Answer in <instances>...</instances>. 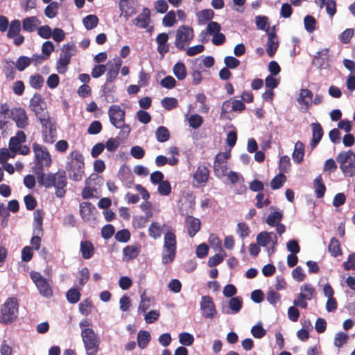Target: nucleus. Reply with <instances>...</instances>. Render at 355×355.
Returning a JSON list of instances; mask_svg holds the SVG:
<instances>
[{
    "instance_id": "1",
    "label": "nucleus",
    "mask_w": 355,
    "mask_h": 355,
    "mask_svg": "<svg viewBox=\"0 0 355 355\" xmlns=\"http://www.w3.org/2000/svg\"><path fill=\"white\" fill-rule=\"evenodd\" d=\"M40 187L45 189L55 188V194L58 198H63L67 192V178L66 171L59 170L55 173H43L36 177Z\"/></svg>"
},
{
    "instance_id": "2",
    "label": "nucleus",
    "mask_w": 355,
    "mask_h": 355,
    "mask_svg": "<svg viewBox=\"0 0 355 355\" xmlns=\"http://www.w3.org/2000/svg\"><path fill=\"white\" fill-rule=\"evenodd\" d=\"M32 148L34 153L32 172L37 177L51 166L52 158L47 148L43 145L34 142Z\"/></svg>"
},
{
    "instance_id": "3",
    "label": "nucleus",
    "mask_w": 355,
    "mask_h": 355,
    "mask_svg": "<svg viewBox=\"0 0 355 355\" xmlns=\"http://www.w3.org/2000/svg\"><path fill=\"white\" fill-rule=\"evenodd\" d=\"M66 171L71 180L78 182L85 173L84 157L78 150L71 151L67 157Z\"/></svg>"
},
{
    "instance_id": "4",
    "label": "nucleus",
    "mask_w": 355,
    "mask_h": 355,
    "mask_svg": "<svg viewBox=\"0 0 355 355\" xmlns=\"http://www.w3.org/2000/svg\"><path fill=\"white\" fill-rule=\"evenodd\" d=\"M177 250V238L175 230L168 227L164 233L162 250V263L167 264L174 261Z\"/></svg>"
},
{
    "instance_id": "5",
    "label": "nucleus",
    "mask_w": 355,
    "mask_h": 355,
    "mask_svg": "<svg viewBox=\"0 0 355 355\" xmlns=\"http://www.w3.org/2000/svg\"><path fill=\"white\" fill-rule=\"evenodd\" d=\"M110 121L116 128L121 129V132L126 137L130 132V127L125 123V112L119 105H112L108 110Z\"/></svg>"
},
{
    "instance_id": "6",
    "label": "nucleus",
    "mask_w": 355,
    "mask_h": 355,
    "mask_svg": "<svg viewBox=\"0 0 355 355\" xmlns=\"http://www.w3.org/2000/svg\"><path fill=\"white\" fill-rule=\"evenodd\" d=\"M336 160L345 176L355 175V153L352 150L341 151L337 155Z\"/></svg>"
},
{
    "instance_id": "7",
    "label": "nucleus",
    "mask_w": 355,
    "mask_h": 355,
    "mask_svg": "<svg viewBox=\"0 0 355 355\" xmlns=\"http://www.w3.org/2000/svg\"><path fill=\"white\" fill-rule=\"evenodd\" d=\"M81 336L87 355H96L100 349V338L91 328H84Z\"/></svg>"
},
{
    "instance_id": "8",
    "label": "nucleus",
    "mask_w": 355,
    "mask_h": 355,
    "mask_svg": "<svg viewBox=\"0 0 355 355\" xmlns=\"http://www.w3.org/2000/svg\"><path fill=\"white\" fill-rule=\"evenodd\" d=\"M18 306L17 298H8L1 309V322L4 324L12 322L17 318Z\"/></svg>"
},
{
    "instance_id": "9",
    "label": "nucleus",
    "mask_w": 355,
    "mask_h": 355,
    "mask_svg": "<svg viewBox=\"0 0 355 355\" xmlns=\"http://www.w3.org/2000/svg\"><path fill=\"white\" fill-rule=\"evenodd\" d=\"M194 37L193 28L187 25L179 26L176 31L174 44L180 51H184Z\"/></svg>"
},
{
    "instance_id": "10",
    "label": "nucleus",
    "mask_w": 355,
    "mask_h": 355,
    "mask_svg": "<svg viewBox=\"0 0 355 355\" xmlns=\"http://www.w3.org/2000/svg\"><path fill=\"white\" fill-rule=\"evenodd\" d=\"M43 141L46 144H53L57 137L55 122L48 115L40 119Z\"/></svg>"
},
{
    "instance_id": "11",
    "label": "nucleus",
    "mask_w": 355,
    "mask_h": 355,
    "mask_svg": "<svg viewBox=\"0 0 355 355\" xmlns=\"http://www.w3.org/2000/svg\"><path fill=\"white\" fill-rule=\"evenodd\" d=\"M30 277L35 284L40 294L45 297L53 295V290L50 282L37 271H31Z\"/></svg>"
},
{
    "instance_id": "12",
    "label": "nucleus",
    "mask_w": 355,
    "mask_h": 355,
    "mask_svg": "<svg viewBox=\"0 0 355 355\" xmlns=\"http://www.w3.org/2000/svg\"><path fill=\"white\" fill-rule=\"evenodd\" d=\"M30 108L39 120L48 116L44 99L40 94H35L30 101Z\"/></svg>"
},
{
    "instance_id": "13",
    "label": "nucleus",
    "mask_w": 355,
    "mask_h": 355,
    "mask_svg": "<svg viewBox=\"0 0 355 355\" xmlns=\"http://www.w3.org/2000/svg\"><path fill=\"white\" fill-rule=\"evenodd\" d=\"M209 178V170L204 165L198 166L193 175L192 186L194 188L204 187Z\"/></svg>"
},
{
    "instance_id": "14",
    "label": "nucleus",
    "mask_w": 355,
    "mask_h": 355,
    "mask_svg": "<svg viewBox=\"0 0 355 355\" xmlns=\"http://www.w3.org/2000/svg\"><path fill=\"white\" fill-rule=\"evenodd\" d=\"M200 306L202 315L204 318L212 319L216 316L217 311L214 301L210 296H202Z\"/></svg>"
},
{
    "instance_id": "15",
    "label": "nucleus",
    "mask_w": 355,
    "mask_h": 355,
    "mask_svg": "<svg viewBox=\"0 0 355 355\" xmlns=\"http://www.w3.org/2000/svg\"><path fill=\"white\" fill-rule=\"evenodd\" d=\"M9 117L16 123V125L19 128H24L28 124L26 112L22 107H17L11 109Z\"/></svg>"
},
{
    "instance_id": "16",
    "label": "nucleus",
    "mask_w": 355,
    "mask_h": 355,
    "mask_svg": "<svg viewBox=\"0 0 355 355\" xmlns=\"http://www.w3.org/2000/svg\"><path fill=\"white\" fill-rule=\"evenodd\" d=\"M123 61L120 58H114L107 62L108 70L106 73L107 83H112L116 78Z\"/></svg>"
},
{
    "instance_id": "17",
    "label": "nucleus",
    "mask_w": 355,
    "mask_h": 355,
    "mask_svg": "<svg viewBox=\"0 0 355 355\" xmlns=\"http://www.w3.org/2000/svg\"><path fill=\"white\" fill-rule=\"evenodd\" d=\"M329 50L328 48L318 51L313 56L312 64L318 69H325L329 66Z\"/></svg>"
},
{
    "instance_id": "18",
    "label": "nucleus",
    "mask_w": 355,
    "mask_h": 355,
    "mask_svg": "<svg viewBox=\"0 0 355 355\" xmlns=\"http://www.w3.org/2000/svg\"><path fill=\"white\" fill-rule=\"evenodd\" d=\"M133 24L140 28H147L150 23V11L148 8H143L142 12L132 21Z\"/></svg>"
},
{
    "instance_id": "19",
    "label": "nucleus",
    "mask_w": 355,
    "mask_h": 355,
    "mask_svg": "<svg viewBox=\"0 0 355 355\" xmlns=\"http://www.w3.org/2000/svg\"><path fill=\"white\" fill-rule=\"evenodd\" d=\"M119 9L121 16H123L126 20L137 13V10L134 6V1L132 0H120Z\"/></svg>"
},
{
    "instance_id": "20",
    "label": "nucleus",
    "mask_w": 355,
    "mask_h": 355,
    "mask_svg": "<svg viewBox=\"0 0 355 355\" xmlns=\"http://www.w3.org/2000/svg\"><path fill=\"white\" fill-rule=\"evenodd\" d=\"M187 227L188 234L191 237H193L200 230V220L192 216H187L185 220Z\"/></svg>"
},
{
    "instance_id": "21",
    "label": "nucleus",
    "mask_w": 355,
    "mask_h": 355,
    "mask_svg": "<svg viewBox=\"0 0 355 355\" xmlns=\"http://www.w3.org/2000/svg\"><path fill=\"white\" fill-rule=\"evenodd\" d=\"M311 126L312 128V139L310 146L313 149L322 139L324 131L321 125L318 122L311 123Z\"/></svg>"
},
{
    "instance_id": "22",
    "label": "nucleus",
    "mask_w": 355,
    "mask_h": 355,
    "mask_svg": "<svg viewBox=\"0 0 355 355\" xmlns=\"http://www.w3.org/2000/svg\"><path fill=\"white\" fill-rule=\"evenodd\" d=\"M258 245L265 247L272 242L274 245L277 244V237L273 232H261L257 236Z\"/></svg>"
},
{
    "instance_id": "23",
    "label": "nucleus",
    "mask_w": 355,
    "mask_h": 355,
    "mask_svg": "<svg viewBox=\"0 0 355 355\" xmlns=\"http://www.w3.org/2000/svg\"><path fill=\"white\" fill-rule=\"evenodd\" d=\"M168 35L166 33H162L157 35L156 42L157 44L158 53L164 56L165 53L169 51V44L167 43Z\"/></svg>"
},
{
    "instance_id": "24",
    "label": "nucleus",
    "mask_w": 355,
    "mask_h": 355,
    "mask_svg": "<svg viewBox=\"0 0 355 355\" xmlns=\"http://www.w3.org/2000/svg\"><path fill=\"white\" fill-rule=\"evenodd\" d=\"M26 136L22 130L17 132L16 135L12 137L9 141V149L13 152H17L18 148L21 146V144L26 141Z\"/></svg>"
},
{
    "instance_id": "25",
    "label": "nucleus",
    "mask_w": 355,
    "mask_h": 355,
    "mask_svg": "<svg viewBox=\"0 0 355 355\" xmlns=\"http://www.w3.org/2000/svg\"><path fill=\"white\" fill-rule=\"evenodd\" d=\"M34 228H33V234H43V218H44V212L42 209H37L34 213Z\"/></svg>"
},
{
    "instance_id": "26",
    "label": "nucleus",
    "mask_w": 355,
    "mask_h": 355,
    "mask_svg": "<svg viewBox=\"0 0 355 355\" xmlns=\"http://www.w3.org/2000/svg\"><path fill=\"white\" fill-rule=\"evenodd\" d=\"M80 251L85 259H89L94 254L95 248L91 241L85 240L80 243Z\"/></svg>"
},
{
    "instance_id": "27",
    "label": "nucleus",
    "mask_w": 355,
    "mask_h": 355,
    "mask_svg": "<svg viewBox=\"0 0 355 355\" xmlns=\"http://www.w3.org/2000/svg\"><path fill=\"white\" fill-rule=\"evenodd\" d=\"M80 214L83 220L89 221L91 219L93 211L96 209L95 207L89 202H83L79 206Z\"/></svg>"
},
{
    "instance_id": "28",
    "label": "nucleus",
    "mask_w": 355,
    "mask_h": 355,
    "mask_svg": "<svg viewBox=\"0 0 355 355\" xmlns=\"http://www.w3.org/2000/svg\"><path fill=\"white\" fill-rule=\"evenodd\" d=\"M141 250V246L138 244L135 245H127L123 249V255L124 259L127 261H131L136 259Z\"/></svg>"
},
{
    "instance_id": "29",
    "label": "nucleus",
    "mask_w": 355,
    "mask_h": 355,
    "mask_svg": "<svg viewBox=\"0 0 355 355\" xmlns=\"http://www.w3.org/2000/svg\"><path fill=\"white\" fill-rule=\"evenodd\" d=\"M279 46L277 35L275 33H269L268 35L266 52L270 57H272Z\"/></svg>"
},
{
    "instance_id": "30",
    "label": "nucleus",
    "mask_w": 355,
    "mask_h": 355,
    "mask_svg": "<svg viewBox=\"0 0 355 355\" xmlns=\"http://www.w3.org/2000/svg\"><path fill=\"white\" fill-rule=\"evenodd\" d=\"M313 187L316 197L318 198H322L326 191V187L322 181L321 175H318L313 180Z\"/></svg>"
},
{
    "instance_id": "31",
    "label": "nucleus",
    "mask_w": 355,
    "mask_h": 355,
    "mask_svg": "<svg viewBox=\"0 0 355 355\" xmlns=\"http://www.w3.org/2000/svg\"><path fill=\"white\" fill-rule=\"evenodd\" d=\"M328 252L334 257H337L342 254L340 243L337 239L333 237L330 239L328 245Z\"/></svg>"
},
{
    "instance_id": "32",
    "label": "nucleus",
    "mask_w": 355,
    "mask_h": 355,
    "mask_svg": "<svg viewBox=\"0 0 355 355\" xmlns=\"http://www.w3.org/2000/svg\"><path fill=\"white\" fill-rule=\"evenodd\" d=\"M304 145L302 142L298 141L295 146V149L293 153L292 157L293 161L300 164L304 158Z\"/></svg>"
},
{
    "instance_id": "33",
    "label": "nucleus",
    "mask_w": 355,
    "mask_h": 355,
    "mask_svg": "<svg viewBox=\"0 0 355 355\" xmlns=\"http://www.w3.org/2000/svg\"><path fill=\"white\" fill-rule=\"evenodd\" d=\"M38 19L36 17H28L23 19L22 28L24 31L33 32L37 27Z\"/></svg>"
},
{
    "instance_id": "34",
    "label": "nucleus",
    "mask_w": 355,
    "mask_h": 355,
    "mask_svg": "<svg viewBox=\"0 0 355 355\" xmlns=\"http://www.w3.org/2000/svg\"><path fill=\"white\" fill-rule=\"evenodd\" d=\"M198 22L199 24H205L207 21H211L214 17V12L211 9H204L197 13Z\"/></svg>"
},
{
    "instance_id": "35",
    "label": "nucleus",
    "mask_w": 355,
    "mask_h": 355,
    "mask_svg": "<svg viewBox=\"0 0 355 355\" xmlns=\"http://www.w3.org/2000/svg\"><path fill=\"white\" fill-rule=\"evenodd\" d=\"M150 340V334L148 331L140 330L137 334V343L141 349H144L147 347Z\"/></svg>"
},
{
    "instance_id": "36",
    "label": "nucleus",
    "mask_w": 355,
    "mask_h": 355,
    "mask_svg": "<svg viewBox=\"0 0 355 355\" xmlns=\"http://www.w3.org/2000/svg\"><path fill=\"white\" fill-rule=\"evenodd\" d=\"M301 293H299L300 297L305 298L308 300H311L315 293V290L311 284H305L300 287Z\"/></svg>"
},
{
    "instance_id": "37",
    "label": "nucleus",
    "mask_w": 355,
    "mask_h": 355,
    "mask_svg": "<svg viewBox=\"0 0 355 355\" xmlns=\"http://www.w3.org/2000/svg\"><path fill=\"white\" fill-rule=\"evenodd\" d=\"M61 51L60 55L71 60L76 53V46L74 43L69 42L63 45Z\"/></svg>"
},
{
    "instance_id": "38",
    "label": "nucleus",
    "mask_w": 355,
    "mask_h": 355,
    "mask_svg": "<svg viewBox=\"0 0 355 355\" xmlns=\"http://www.w3.org/2000/svg\"><path fill=\"white\" fill-rule=\"evenodd\" d=\"M21 31V23L18 19L12 20L8 27L7 37L13 38L17 36Z\"/></svg>"
},
{
    "instance_id": "39",
    "label": "nucleus",
    "mask_w": 355,
    "mask_h": 355,
    "mask_svg": "<svg viewBox=\"0 0 355 355\" xmlns=\"http://www.w3.org/2000/svg\"><path fill=\"white\" fill-rule=\"evenodd\" d=\"M243 306V301L240 297H233L229 301V307L231 313L236 314L240 311Z\"/></svg>"
},
{
    "instance_id": "40",
    "label": "nucleus",
    "mask_w": 355,
    "mask_h": 355,
    "mask_svg": "<svg viewBox=\"0 0 355 355\" xmlns=\"http://www.w3.org/2000/svg\"><path fill=\"white\" fill-rule=\"evenodd\" d=\"M173 73L178 80H183L187 76V69L184 63L177 62L173 66Z\"/></svg>"
},
{
    "instance_id": "41",
    "label": "nucleus",
    "mask_w": 355,
    "mask_h": 355,
    "mask_svg": "<svg viewBox=\"0 0 355 355\" xmlns=\"http://www.w3.org/2000/svg\"><path fill=\"white\" fill-rule=\"evenodd\" d=\"M156 139L159 142H165L170 138V132L167 128L159 126L155 131Z\"/></svg>"
},
{
    "instance_id": "42",
    "label": "nucleus",
    "mask_w": 355,
    "mask_h": 355,
    "mask_svg": "<svg viewBox=\"0 0 355 355\" xmlns=\"http://www.w3.org/2000/svg\"><path fill=\"white\" fill-rule=\"evenodd\" d=\"M90 180V178L86 179L85 180V187L83 188L81 192V196L83 199H89L95 197L94 192H96V189L89 186Z\"/></svg>"
},
{
    "instance_id": "43",
    "label": "nucleus",
    "mask_w": 355,
    "mask_h": 355,
    "mask_svg": "<svg viewBox=\"0 0 355 355\" xmlns=\"http://www.w3.org/2000/svg\"><path fill=\"white\" fill-rule=\"evenodd\" d=\"M98 21V18L95 15H89L83 20V24L87 30H92L96 27Z\"/></svg>"
},
{
    "instance_id": "44",
    "label": "nucleus",
    "mask_w": 355,
    "mask_h": 355,
    "mask_svg": "<svg viewBox=\"0 0 355 355\" xmlns=\"http://www.w3.org/2000/svg\"><path fill=\"white\" fill-rule=\"evenodd\" d=\"M60 4L57 1L51 2L44 9V15L48 18L55 17L58 12Z\"/></svg>"
},
{
    "instance_id": "45",
    "label": "nucleus",
    "mask_w": 355,
    "mask_h": 355,
    "mask_svg": "<svg viewBox=\"0 0 355 355\" xmlns=\"http://www.w3.org/2000/svg\"><path fill=\"white\" fill-rule=\"evenodd\" d=\"M71 60L67 58L62 57L60 55V57L56 62V70L60 74H64L68 69V65L69 64Z\"/></svg>"
},
{
    "instance_id": "46",
    "label": "nucleus",
    "mask_w": 355,
    "mask_h": 355,
    "mask_svg": "<svg viewBox=\"0 0 355 355\" xmlns=\"http://www.w3.org/2000/svg\"><path fill=\"white\" fill-rule=\"evenodd\" d=\"M162 233V227L157 222L152 223L148 227L149 236L154 239H157L160 238Z\"/></svg>"
},
{
    "instance_id": "47",
    "label": "nucleus",
    "mask_w": 355,
    "mask_h": 355,
    "mask_svg": "<svg viewBox=\"0 0 355 355\" xmlns=\"http://www.w3.org/2000/svg\"><path fill=\"white\" fill-rule=\"evenodd\" d=\"M283 214L282 211H276L271 212L267 217L266 223L270 226H275L282 220Z\"/></svg>"
},
{
    "instance_id": "48",
    "label": "nucleus",
    "mask_w": 355,
    "mask_h": 355,
    "mask_svg": "<svg viewBox=\"0 0 355 355\" xmlns=\"http://www.w3.org/2000/svg\"><path fill=\"white\" fill-rule=\"evenodd\" d=\"M286 180V175L282 173H279L272 179L270 182V187L274 190L278 189L283 186Z\"/></svg>"
},
{
    "instance_id": "49",
    "label": "nucleus",
    "mask_w": 355,
    "mask_h": 355,
    "mask_svg": "<svg viewBox=\"0 0 355 355\" xmlns=\"http://www.w3.org/2000/svg\"><path fill=\"white\" fill-rule=\"evenodd\" d=\"M44 82L43 77L39 73L32 75L29 78L30 85L35 89H40L43 86Z\"/></svg>"
},
{
    "instance_id": "50",
    "label": "nucleus",
    "mask_w": 355,
    "mask_h": 355,
    "mask_svg": "<svg viewBox=\"0 0 355 355\" xmlns=\"http://www.w3.org/2000/svg\"><path fill=\"white\" fill-rule=\"evenodd\" d=\"M227 166L226 164L214 161V174L218 178H222L226 175Z\"/></svg>"
},
{
    "instance_id": "51",
    "label": "nucleus",
    "mask_w": 355,
    "mask_h": 355,
    "mask_svg": "<svg viewBox=\"0 0 355 355\" xmlns=\"http://www.w3.org/2000/svg\"><path fill=\"white\" fill-rule=\"evenodd\" d=\"M80 291L75 288H70L66 294L68 302L71 304H75L78 302L80 299Z\"/></svg>"
},
{
    "instance_id": "52",
    "label": "nucleus",
    "mask_w": 355,
    "mask_h": 355,
    "mask_svg": "<svg viewBox=\"0 0 355 355\" xmlns=\"http://www.w3.org/2000/svg\"><path fill=\"white\" fill-rule=\"evenodd\" d=\"M161 104L166 110H171L178 106V101L173 97H165L162 100Z\"/></svg>"
},
{
    "instance_id": "53",
    "label": "nucleus",
    "mask_w": 355,
    "mask_h": 355,
    "mask_svg": "<svg viewBox=\"0 0 355 355\" xmlns=\"http://www.w3.org/2000/svg\"><path fill=\"white\" fill-rule=\"evenodd\" d=\"M304 28L309 33H312L316 29V20L311 15H306L304 19Z\"/></svg>"
},
{
    "instance_id": "54",
    "label": "nucleus",
    "mask_w": 355,
    "mask_h": 355,
    "mask_svg": "<svg viewBox=\"0 0 355 355\" xmlns=\"http://www.w3.org/2000/svg\"><path fill=\"white\" fill-rule=\"evenodd\" d=\"M31 63V60L26 56L21 55L16 61L15 67L19 71H24Z\"/></svg>"
},
{
    "instance_id": "55",
    "label": "nucleus",
    "mask_w": 355,
    "mask_h": 355,
    "mask_svg": "<svg viewBox=\"0 0 355 355\" xmlns=\"http://www.w3.org/2000/svg\"><path fill=\"white\" fill-rule=\"evenodd\" d=\"M92 302L89 299H85L79 304V311L84 315H88L91 313Z\"/></svg>"
},
{
    "instance_id": "56",
    "label": "nucleus",
    "mask_w": 355,
    "mask_h": 355,
    "mask_svg": "<svg viewBox=\"0 0 355 355\" xmlns=\"http://www.w3.org/2000/svg\"><path fill=\"white\" fill-rule=\"evenodd\" d=\"M313 93L308 89H302L300 93L299 99L306 105H309L312 102Z\"/></svg>"
},
{
    "instance_id": "57",
    "label": "nucleus",
    "mask_w": 355,
    "mask_h": 355,
    "mask_svg": "<svg viewBox=\"0 0 355 355\" xmlns=\"http://www.w3.org/2000/svg\"><path fill=\"white\" fill-rule=\"evenodd\" d=\"M223 251L222 254H216L212 257H210L208 260V266L209 267H214L216 266L220 263H222L224 260V258L226 257V253L225 251Z\"/></svg>"
},
{
    "instance_id": "58",
    "label": "nucleus",
    "mask_w": 355,
    "mask_h": 355,
    "mask_svg": "<svg viewBox=\"0 0 355 355\" xmlns=\"http://www.w3.org/2000/svg\"><path fill=\"white\" fill-rule=\"evenodd\" d=\"M179 341L184 346H190L194 342L193 335L187 332H182L179 334Z\"/></svg>"
},
{
    "instance_id": "59",
    "label": "nucleus",
    "mask_w": 355,
    "mask_h": 355,
    "mask_svg": "<svg viewBox=\"0 0 355 355\" xmlns=\"http://www.w3.org/2000/svg\"><path fill=\"white\" fill-rule=\"evenodd\" d=\"M176 23L175 13L173 10L169 11L162 19L164 26L171 27Z\"/></svg>"
},
{
    "instance_id": "60",
    "label": "nucleus",
    "mask_w": 355,
    "mask_h": 355,
    "mask_svg": "<svg viewBox=\"0 0 355 355\" xmlns=\"http://www.w3.org/2000/svg\"><path fill=\"white\" fill-rule=\"evenodd\" d=\"M257 202L255 206L258 209H261L264 207H267L270 204V200L268 198H265V196L263 193H258L256 196Z\"/></svg>"
},
{
    "instance_id": "61",
    "label": "nucleus",
    "mask_w": 355,
    "mask_h": 355,
    "mask_svg": "<svg viewBox=\"0 0 355 355\" xmlns=\"http://www.w3.org/2000/svg\"><path fill=\"white\" fill-rule=\"evenodd\" d=\"M114 238L119 242L126 243L130 239V232L126 229L119 230L116 233Z\"/></svg>"
},
{
    "instance_id": "62",
    "label": "nucleus",
    "mask_w": 355,
    "mask_h": 355,
    "mask_svg": "<svg viewBox=\"0 0 355 355\" xmlns=\"http://www.w3.org/2000/svg\"><path fill=\"white\" fill-rule=\"evenodd\" d=\"M188 121L189 125L194 129L198 128L203 123L202 117L197 114L191 115Z\"/></svg>"
},
{
    "instance_id": "63",
    "label": "nucleus",
    "mask_w": 355,
    "mask_h": 355,
    "mask_svg": "<svg viewBox=\"0 0 355 355\" xmlns=\"http://www.w3.org/2000/svg\"><path fill=\"white\" fill-rule=\"evenodd\" d=\"M158 192L162 196H168L171 192V186L168 180H162L159 184Z\"/></svg>"
},
{
    "instance_id": "64",
    "label": "nucleus",
    "mask_w": 355,
    "mask_h": 355,
    "mask_svg": "<svg viewBox=\"0 0 355 355\" xmlns=\"http://www.w3.org/2000/svg\"><path fill=\"white\" fill-rule=\"evenodd\" d=\"M13 65V62H7L6 64L3 67V72L6 78L10 80L14 79L15 76V70Z\"/></svg>"
}]
</instances>
